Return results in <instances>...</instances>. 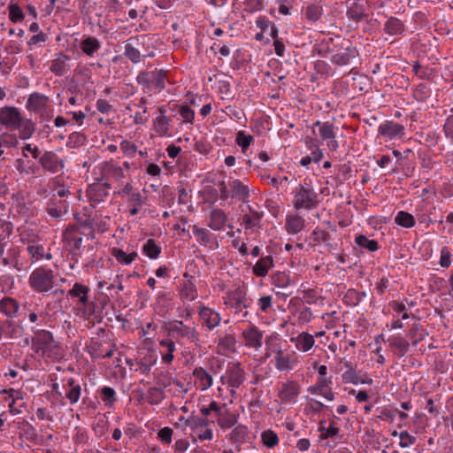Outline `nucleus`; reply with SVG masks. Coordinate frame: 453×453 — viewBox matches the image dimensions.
Instances as JSON below:
<instances>
[{
	"label": "nucleus",
	"instance_id": "42",
	"mask_svg": "<svg viewBox=\"0 0 453 453\" xmlns=\"http://www.w3.org/2000/svg\"><path fill=\"white\" fill-rule=\"evenodd\" d=\"M342 379L343 380H345L346 382H349V383H352V384H367V385H372V379L367 377V376H365V377H362L360 375H358L355 370H347L343 374H342Z\"/></svg>",
	"mask_w": 453,
	"mask_h": 453
},
{
	"label": "nucleus",
	"instance_id": "48",
	"mask_svg": "<svg viewBox=\"0 0 453 453\" xmlns=\"http://www.w3.org/2000/svg\"><path fill=\"white\" fill-rule=\"evenodd\" d=\"M142 253L150 259H156L161 253V248L153 239H149L142 246Z\"/></svg>",
	"mask_w": 453,
	"mask_h": 453
},
{
	"label": "nucleus",
	"instance_id": "40",
	"mask_svg": "<svg viewBox=\"0 0 453 453\" xmlns=\"http://www.w3.org/2000/svg\"><path fill=\"white\" fill-rule=\"evenodd\" d=\"M17 129H19V138L22 140H27L34 134L35 127L31 119H24L21 118Z\"/></svg>",
	"mask_w": 453,
	"mask_h": 453
},
{
	"label": "nucleus",
	"instance_id": "25",
	"mask_svg": "<svg viewBox=\"0 0 453 453\" xmlns=\"http://www.w3.org/2000/svg\"><path fill=\"white\" fill-rule=\"evenodd\" d=\"M250 213L244 214L242 216V224L245 227V233L247 234L249 231L251 233L257 231L260 227L261 221V214L257 211L252 210L250 206H249Z\"/></svg>",
	"mask_w": 453,
	"mask_h": 453
},
{
	"label": "nucleus",
	"instance_id": "11",
	"mask_svg": "<svg viewBox=\"0 0 453 453\" xmlns=\"http://www.w3.org/2000/svg\"><path fill=\"white\" fill-rule=\"evenodd\" d=\"M263 331L257 326L251 324L242 333L244 345L248 348L258 349L263 345Z\"/></svg>",
	"mask_w": 453,
	"mask_h": 453
},
{
	"label": "nucleus",
	"instance_id": "52",
	"mask_svg": "<svg viewBox=\"0 0 453 453\" xmlns=\"http://www.w3.org/2000/svg\"><path fill=\"white\" fill-rule=\"evenodd\" d=\"M272 284L278 288H286L290 285V276L285 272H277L272 276Z\"/></svg>",
	"mask_w": 453,
	"mask_h": 453
},
{
	"label": "nucleus",
	"instance_id": "35",
	"mask_svg": "<svg viewBox=\"0 0 453 453\" xmlns=\"http://www.w3.org/2000/svg\"><path fill=\"white\" fill-rule=\"evenodd\" d=\"M171 119L165 116V110L160 109V115L154 120V131L160 136H165L169 131Z\"/></svg>",
	"mask_w": 453,
	"mask_h": 453
},
{
	"label": "nucleus",
	"instance_id": "54",
	"mask_svg": "<svg viewBox=\"0 0 453 453\" xmlns=\"http://www.w3.org/2000/svg\"><path fill=\"white\" fill-rule=\"evenodd\" d=\"M180 296L183 302L194 301L197 296L195 286L190 283H185L180 289Z\"/></svg>",
	"mask_w": 453,
	"mask_h": 453
},
{
	"label": "nucleus",
	"instance_id": "20",
	"mask_svg": "<svg viewBox=\"0 0 453 453\" xmlns=\"http://www.w3.org/2000/svg\"><path fill=\"white\" fill-rule=\"evenodd\" d=\"M102 174L107 180H113L120 183L125 178L124 170L119 165L112 162H104L102 164Z\"/></svg>",
	"mask_w": 453,
	"mask_h": 453
},
{
	"label": "nucleus",
	"instance_id": "39",
	"mask_svg": "<svg viewBox=\"0 0 453 453\" xmlns=\"http://www.w3.org/2000/svg\"><path fill=\"white\" fill-rule=\"evenodd\" d=\"M160 347L165 349V351H161L162 361L165 364H170L174 358L173 352L175 351V344L170 339H163L159 341Z\"/></svg>",
	"mask_w": 453,
	"mask_h": 453
},
{
	"label": "nucleus",
	"instance_id": "38",
	"mask_svg": "<svg viewBox=\"0 0 453 453\" xmlns=\"http://www.w3.org/2000/svg\"><path fill=\"white\" fill-rule=\"evenodd\" d=\"M238 414L230 412L229 410L226 408V410L224 411V412L222 413V416L217 418V423L221 429H229L238 422Z\"/></svg>",
	"mask_w": 453,
	"mask_h": 453
},
{
	"label": "nucleus",
	"instance_id": "26",
	"mask_svg": "<svg viewBox=\"0 0 453 453\" xmlns=\"http://www.w3.org/2000/svg\"><path fill=\"white\" fill-rule=\"evenodd\" d=\"M101 47V42L95 36H85L80 42L81 50L88 57L94 56Z\"/></svg>",
	"mask_w": 453,
	"mask_h": 453
},
{
	"label": "nucleus",
	"instance_id": "56",
	"mask_svg": "<svg viewBox=\"0 0 453 453\" xmlns=\"http://www.w3.org/2000/svg\"><path fill=\"white\" fill-rule=\"evenodd\" d=\"M19 144L18 136L15 134L4 132L0 134V146L7 148H14Z\"/></svg>",
	"mask_w": 453,
	"mask_h": 453
},
{
	"label": "nucleus",
	"instance_id": "19",
	"mask_svg": "<svg viewBox=\"0 0 453 453\" xmlns=\"http://www.w3.org/2000/svg\"><path fill=\"white\" fill-rule=\"evenodd\" d=\"M227 219V216L223 210L213 208L209 214L208 226L213 231H221L225 228Z\"/></svg>",
	"mask_w": 453,
	"mask_h": 453
},
{
	"label": "nucleus",
	"instance_id": "55",
	"mask_svg": "<svg viewBox=\"0 0 453 453\" xmlns=\"http://www.w3.org/2000/svg\"><path fill=\"white\" fill-rule=\"evenodd\" d=\"M101 399L105 406L111 407L117 401L116 392L111 387H104L101 389Z\"/></svg>",
	"mask_w": 453,
	"mask_h": 453
},
{
	"label": "nucleus",
	"instance_id": "2",
	"mask_svg": "<svg viewBox=\"0 0 453 453\" xmlns=\"http://www.w3.org/2000/svg\"><path fill=\"white\" fill-rule=\"evenodd\" d=\"M32 348L37 354L50 358L59 359L63 351L59 343L55 341L53 334L47 330H38L32 338Z\"/></svg>",
	"mask_w": 453,
	"mask_h": 453
},
{
	"label": "nucleus",
	"instance_id": "62",
	"mask_svg": "<svg viewBox=\"0 0 453 453\" xmlns=\"http://www.w3.org/2000/svg\"><path fill=\"white\" fill-rule=\"evenodd\" d=\"M179 114L183 123L193 124L195 119V111L188 105H181Z\"/></svg>",
	"mask_w": 453,
	"mask_h": 453
},
{
	"label": "nucleus",
	"instance_id": "59",
	"mask_svg": "<svg viewBox=\"0 0 453 453\" xmlns=\"http://www.w3.org/2000/svg\"><path fill=\"white\" fill-rule=\"evenodd\" d=\"M323 14V8L318 4H311L305 10V17L311 21L319 20Z\"/></svg>",
	"mask_w": 453,
	"mask_h": 453
},
{
	"label": "nucleus",
	"instance_id": "16",
	"mask_svg": "<svg viewBox=\"0 0 453 453\" xmlns=\"http://www.w3.org/2000/svg\"><path fill=\"white\" fill-rule=\"evenodd\" d=\"M174 336L186 338L190 342L198 341V333L195 327H191L183 324L182 321H175L169 329Z\"/></svg>",
	"mask_w": 453,
	"mask_h": 453
},
{
	"label": "nucleus",
	"instance_id": "10",
	"mask_svg": "<svg viewBox=\"0 0 453 453\" xmlns=\"http://www.w3.org/2000/svg\"><path fill=\"white\" fill-rule=\"evenodd\" d=\"M313 126L319 127V134L323 141H326L328 150L331 151H336L339 148V143L335 139L336 133L334 124L318 120Z\"/></svg>",
	"mask_w": 453,
	"mask_h": 453
},
{
	"label": "nucleus",
	"instance_id": "29",
	"mask_svg": "<svg viewBox=\"0 0 453 453\" xmlns=\"http://www.w3.org/2000/svg\"><path fill=\"white\" fill-rule=\"evenodd\" d=\"M244 372L239 364H234L227 369V382L232 388H239L244 381Z\"/></svg>",
	"mask_w": 453,
	"mask_h": 453
},
{
	"label": "nucleus",
	"instance_id": "8",
	"mask_svg": "<svg viewBox=\"0 0 453 453\" xmlns=\"http://www.w3.org/2000/svg\"><path fill=\"white\" fill-rule=\"evenodd\" d=\"M198 318L202 327L211 331L218 327L221 322V315L212 308L201 304L198 310Z\"/></svg>",
	"mask_w": 453,
	"mask_h": 453
},
{
	"label": "nucleus",
	"instance_id": "17",
	"mask_svg": "<svg viewBox=\"0 0 453 453\" xmlns=\"http://www.w3.org/2000/svg\"><path fill=\"white\" fill-rule=\"evenodd\" d=\"M378 132L379 134L392 140L404 134V127L394 121H385L379 126Z\"/></svg>",
	"mask_w": 453,
	"mask_h": 453
},
{
	"label": "nucleus",
	"instance_id": "6",
	"mask_svg": "<svg viewBox=\"0 0 453 453\" xmlns=\"http://www.w3.org/2000/svg\"><path fill=\"white\" fill-rule=\"evenodd\" d=\"M319 203L318 194L309 183L298 185L294 191L293 204L296 210H312Z\"/></svg>",
	"mask_w": 453,
	"mask_h": 453
},
{
	"label": "nucleus",
	"instance_id": "21",
	"mask_svg": "<svg viewBox=\"0 0 453 453\" xmlns=\"http://www.w3.org/2000/svg\"><path fill=\"white\" fill-rule=\"evenodd\" d=\"M69 56L63 52L58 53L56 58L50 62V70L57 76H63L69 69Z\"/></svg>",
	"mask_w": 453,
	"mask_h": 453
},
{
	"label": "nucleus",
	"instance_id": "47",
	"mask_svg": "<svg viewBox=\"0 0 453 453\" xmlns=\"http://www.w3.org/2000/svg\"><path fill=\"white\" fill-rule=\"evenodd\" d=\"M165 398V392L157 387H151L148 389L146 395L147 402L151 405L159 404Z\"/></svg>",
	"mask_w": 453,
	"mask_h": 453
},
{
	"label": "nucleus",
	"instance_id": "30",
	"mask_svg": "<svg viewBox=\"0 0 453 453\" xmlns=\"http://www.w3.org/2000/svg\"><path fill=\"white\" fill-rule=\"evenodd\" d=\"M290 341L292 342H295L296 348L298 350L303 351V352L309 351L310 349H312V347L315 344V340H314L313 335H311L306 332H303V333L299 334L296 337H291Z\"/></svg>",
	"mask_w": 453,
	"mask_h": 453
},
{
	"label": "nucleus",
	"instance_id": "33",
	"mask_svg": "<svg viewBox=\"0 0 453 453\" xmlns=\"http://www.w3.org/2000/svg\"><path fill=\"white\" fill-rule=\"evenodd\" d=\"M305 226V219L299 215H290L286 219L285 228L290 234L300 233Z\"/></svg>",
	"mask_w": 453,
	"mask_h": 453
},
{
	"label": "nucleus",
	"instance_id": "18",
	"mask_svg": "<svg viewBox=\"0 0 453 453\" xmlns=\"http://www.w3.org/2000/svg\"><path fill=\"white\" fill-rule=\"evenodd\" d=\"M145 37L146 35L133 36L130 37L125 43L124 55L134 64L139 63L141 61V53L135 46L139 45L140 41L144 40Z\"/></svg>",
	"mask_w": 453,
	"mask_h": 453
},
{
	"label": "nucleus",
	"instance_id": "61",
	"mask_svg": "<svg viewBox=\"0 0 453 453\" xmlns=\"http://www.w3.org/2000/svg\"><path fill=\"white\" fill-rule=\"evenodd\" d=\"M253 141V136L247 134L244 131H239L236 134L235 142L241 147L242 151H245Z\"/></svg>",
	"mask_w": 453,
	"mask_h": 453
},
{
	"label": "nucleus",
	"instance_id": "43",
	"mask_svg": "<svg viewBox=\"0 0 453 453\" xmlns=\"http://www.w3.org/2000/svg\"><path fill=\"white\" fill-rule=\"evenodd\" d=\"M111 255L115 257V259L125 265H128L133 263V261L137 257L136 252L126 253L123 250L119 248H113L111 250Z\"/></svg>",
	"mask_w": 453,
	"mask_h": 453
},
{
	"label": "nucleus",
	"instance_id": "13",
	"mask_svg": "<svg viewBox=\"0 0 453 453\" xmlns=\"http://www.w3.org/2000/svg\"><path fill=\"white\" fill-rule=\"evenodd\" d=\"M42 167L50 173H58L64 168L63 160L53 151H46L39 158Z\"/></svg>",
	"mask_w": 453,
	"mask_h": 453
},
{
	"label": "nucleus",
	"instance_id": "34",
	"mask_svg": "<svg viewBox=\"0 0 453 453\" xmlns=\"http://www.w3.org/2000/svg\"><path fill=\"white\" fill-rule=\"evenodd\" d=\"M193 234L201 245L209 246L211 244H217L216 236L206 228L194 226Z\"/></svg>",
	"mask_w": 453,
	"mask_h": 453
},
{
	"label": "nucleus",
	"instance_id": "41",
	"mask_svg": "<svg viewBox=\"0 0 453 453\" xmlns=\"http://www.w3.org/2000/svg\"><path fill=\"white\" fill-rule=\"evenodd\" d=\"M347 16L349 19L359 22L366 16L365 6L357 2L348 7Z\"/></svg>",
	"mask_w": 453,
	"mask_h": 453
},
{
	"label": "nucleus",
	"instance_id": "50",
	"mask_svg": "<svg viewBox=\"0 0 453 453\" xmlns=\"http://www.w3.org/2000/svg\"><path fill=\"white\" fill-rule=\"evenodd\" d=\"M356 243L368 251L374 252L379 249L378 242L373 239H369L364 234L357 235L355 238Z\"/></svg>",
	"mask_w": 453,
	"mask_h": 453
},
{
	"label": "nucleus",
	"instance_id": "44",
	"mask_svg": "<svg viewBox=\"0 0 453 453\" xmlns=\"http://www.w3.org/2000/svg\"><path fill=\"white\" fill-rule=\"evenodd\" d=\"M395 223L400 226L411 228L414 226L416 220L411 213L404 211H400L395 217Z\"/></svg>",
	"mask_w": 453,
	"mask_h": 453
},
{
	"label": "nucleus",
	"instance_id": "15",
	"mask_svg": "<svg viewBox=\"0 0 453 453\" xmlns=\"http://www.w3.org/2000/svg\"><path fill=\"white\" fill-rule=\"evenodd\" d=\"M195 386L201 391L209 389L213 384L212 374L206 371L203 367H196L193 370Z\"/></svg>",
	"mask_w": 453,
	"mask_h": 453
},
{
	"label": "nucleus",
	"instance_id": "46",
	"mask_svg": "<svg viewBox=\"0 0 453 453\" xmlns=\"http://www.w3.org/2000/svg\"><path fill=\"white\" fill-rule=\"evenodd\" d=\"M180 420H184L185 426L189 427L193 431L200 427H205L210 423L208 418L197 416H190L188 418H184L182 417L180 418Z\"/></svg>",
	"mask_w": 453,
	"mask_h": 453
},
{
	"label": "nucleus",
	"instance_id": "28",
	"mask_svg": "<svg viewBox=\"0 0 453 453\" xmlns=\"http://www.w3.org/2000/svg\"><path fill=\"white\" fill-rule=\"evenodd\" d=\"M273 266V258L271 255H268L257 260L252 267V272L257 277H265Z\"/></svg>",
	"mask_w": 453,
	"mask_h": 453
},
{
	"label": "nucleus",
	"instance_id": "3",
	"mask_svg": "<svg viewBox=\"0 0 453 453\" xmlns=\"http://www.w3.org/2000/svg\"><path fill=\"white\" fill-rule=\"evenodd\" d=\"M272 342V337H266V349L274 354L275 368L280 372H289L298 364V357L295 351L286 352L282 349L278 339Z\"/></svg>",
	"mask_w": 453,
	"mask_h": 453
},
{
	"label": "nucleus",
	"instance_id": "1",
	"mask_svg": "<svg viewBox=\"0 0 453 453\" xmlns=\"http://www.w3.org/2000/svg\"><path fill=\"white\" fill-rule=\"evenodd\" d=\"M222 299L226 308L241 320H244L249 316L247 309L250 306L251 300L248 297L244 288L237 287L227 290Z\"/></svg>",
	"mask_w": 453,
	"mask_h": 453
},
{
	"label": "nucleus",
	"instance_id": "51",
	"mask_svg": "<svg viewBox=\"0 0 453 453\" xmlns=\"http://www.w3.org/2000/svg\"><path fill=\"white\" fill-rule=\"evenodd\" d=\"M67 385H68V387H70V389L65 394V396L69 400L71 404H74L79 401V399L81 397V386L78 384H75L73 379L68 380Z\"/></svg>",
	"mask_w": 453,
	"mask_h": 453
},
{
	"label": "nucleus",
	"instance_id": "31",
	"mask_svg": "<svg viewBox=\"0 0 453 453\" xmlns=\"http://www.w3.org/2000/svg\"><path fill=\"white\" fill-rule=\"evenodd\" d=\"M405 31V26L402 20L396 17H390L384 25V32L390 36L403 35Z\"/></svg>",
	"mask_w": 453,
	"mask_h": 453
},
{
	"label": "nucleus",
	"instance_id": "32",
	"mask_svg": "<svg viewBox=\"0 0 453 453\" xmlns=\"http://www.w3.org/2000/svg\"><path fill=\"white\" fill-rule=\"evenodd\" d=\"M357 56V51L355 48L347 47L343 52L333 54L331 61L337 65H346L350 63L351 59L356 58Z\"/></svg>",
	"mask_w": 453,
	"mask_h": 453
},
{
	"label": "nucleus",
	"instance_id": "4",
	"mask_svg": "<svg viewBox=\"0 0 453 453\" xmlns=\"http://www.w3.org/2000/svg\"><path fill=\"white\" fill-rule=\"evenodd\" d=\"M56 280L54 272L46 267H38L29 275L28 284L32 289L38 293H45L51 290Z\"/></svg>",
	"mask_w": 453,
	"mask_h": 453
},
{
	"label": "nucleus",
	"instance_id": "7",
	"mask_svg": "<svg viewBox=\"0 0 453 453\" xmlns=\"http://www.w3.org/2000/svg\"><path fill=\"white\" fill-rule=\"evenodd\" d=\"M27 108L41 116L44 120H50L53 116V109L50 98L41 93H32L27 102Z\"/></svg>",
	"mask_w": 453,
	"mask_h": 453
},
{
	"label": "nucleus",
	"instance_id": "53",
	"mask_svg": "<svg viewBox=\"0 0 453 453\" xmlns=\"http://www.w3.org/2000/svg\"><path fill=\"white\" fill-rule=\"evenodd\" d=\"M261 441L263 444L269 449L275 447L280 441L277 434L272 429H266L262 432Z\"/></svg>",
	"mask_w": 453,
	"mask_h": 453
},
{
	"label": "nucleus",
	"instance_id": "60",
	"mask_svg": "<svg viewBox=\"0 0 453 453\" xmlns=\"http://www.w3.org/2000/svg\"><path fill=\"white\" fill-rule=\"evenodd\" d=\"M87 137L85 134L73 132L68 136L66 146L69 148H77L85 143Z\"/></svg>",
	"mask_w": 453,
	"mask_h": 453
},
{
	"label": "nucleus",
	"instance_id": "45",
	"mask_svg": "<svg viewBox=\"0 0 453 453\" xmlns=\"http://www.w3.org/2000/svg\"><path fill=\"white\" fill-rule=\"evenodd\" d=\"M8 16L9 19L12 23H19L22 22L25 19V14L21 8L18 5L17 3L13 2V0H11L10 4H8Z\"/></svg>",
	"mask_w": 453,
	"mask_h": 453
},
{
	"label": "nucleus",
	"instance_id": "49",
	"mask_svg": "<svg viewBox=\"0 0 453 453\" xmlns=\"http://www.w3.org/2000/svg\"><path fill=\"white\" fill-rule=\"evenodd\" d=\"M249 435V429L244 425L236 426L229 434V440L234 442L245 441Z\"/></svg>",
	"mask_w": 453,
	"mask_h": 453
},
{
	"label": "nucleus",
	"instance_id": "63",
	"mask_svg": "<svg viewBox=\"0 0 453 453\" xmlns=\"http://www.w3.org/2000/svg\"><path fill=\"white\" fill-rule=\"evenodd\" d=\"M413 96L418 101H425L430 96V90L425 84L420 83L415 88Z\"/></svg>",
	"mask_w": 453,
	"mask_h": 453
},
{
	"label": "nucleus",
	"instance_id": "64",
	"mask_svg": "<svg viewBox=\"0 0 453 453\" xmlns=\"http://www.w3.org/2000/svg\"><path fill=\"white\" fill-rule=\"evenodd\" d=\"M451 114L447 118L443 126L445 135L453 142V108L450 110Z\"/></svg>",
	"mask_w": 453,
	"mask_h": 453
},
{
	"label": "nucleus",
	"instance_id": "22",
	"mask_svg": "<svg viewBox=\"0 0 453 453\" xmlns=\"http://www.w3.org/2000/svg\"><path fill=\"white\" fill-rule=\"evenodd\" d=\"M228 187L231 191V197L246 202L250 196L248 186L244 185L240 180L231 179L228 180Z\"/></svg>",
	"mask_w": 453,
	"mask_h": 453
},
{
	"label": "nucleus",
	"instance_id": "27",
	"mask_svg": "<svg viewBox=\"0 0 453 453\" xmlns=\"http://www.w3.org/2000/svg\"><path fill=\"white\" fill-rule=\"evenodd\" d=\"M89 291L90 289L88 286L76 282L68 291L67 296L77 299L78 303L85 306L88 302Z\"/></svg>",
	"mask_w": 453,
	"mask_h": 453
},
{
	"label": "nucleus",
	"instance_id": "12",
	"mask_svg": "<svg viewBox=\"0 0 453 453\" xmlns=\"http://www.w3.org/2000/svg\"><path fill=\"white\" fill-rule=\"evenodd\" d=\"M27 251L30 257L32 264L42 259L50 260L52 258L50 249H47L44 245L35 239L27 241Z\"/></svg>",
	"mask_w": 453,
	"mask_h": 453
},
{
	"label": "nucleus",
	"instance_id": "24",
	"mask_svg": "<svg viewBox=\"0 0 453 453\" xmlns=\"http://www.w3.org/2000/svg\"><path fill=\"white\" fill-rule=\"evenodd\" d=\"M111 185L107 182L90 186L88 190L89 199L95 203H100L109 195Z\"/></svg>",
	"mask_w": 453,
	"mask_h": 453
},
{
	"label": "nucleus",
	"instance_id": "58",
	"mask_svg": "<svg viewBox=\"0 0 453 453\" xmlns=\"http://www.w3.org/2000/svg\"><path fill=\"white\" fill-rule=\"evenodd\" d=\"M389 345L396 349L401 357L404 356L409 349V342L402 337H394L390 339Z\"/></svg>",
	"mask_w": 453,
	"mask_h": 453
},
{
	"label": "nucleus",
	"instance_id": "36",
	"mask_svg": "<svg viewBox=\"0 0 453 453\" xmlns=\"http://www.w3.org/2000/svg\"><path fill=\"white\" fill-rule=\"evenodd\" d=\"M329 382L330 381L326 378L320 379L317 385L311 389V392L312 394L320 395L328 401H333L334 399V394L328 388Z\"/></svg>",
	"mask_w": 453,
	"mask_h": 453
},
{
	"label": "nucleus",
	"instance_id": "14",
	"mask_svg": "<svg viewBox=\"0 0 453 453\" xmlns=\"http://www.w3.org/2000/svg\"><path fill=\"white\" fill-rule=\"evenodd\" d=\"M21 118L19 111L15 107L4 106L0 109V123L6 127L17 129Z\"/></svg>",
	"mask_w": 453,
	"mask_h": 453
},
{
	"label": "nucleus",
	"instance_id": "57",
	"mask_svg": "<svg viewBox=\"0 0 453 453\" xmlns=\"http://www.w3.org/2000/svg\"><path fill=\"white\" fill-rule=\"evenodd\" d=\"M69 210V205H56L55 203H48L46 211L48 214L53 219H59L64 214L67 213Z\"/></svg>",
	"mask_w": 453,
	"mask_h": 453
},
{
	"label": "nucleus",
	"instance_id": "37",
	"mask_svg": "<svg viewBox=\"0 0 453 453\" xmlns=\"http://www.w3.org/2000/svg\"><path fill=\"white\" fill-rule=\"evenodd\" d=\"M19 310V303L12 297H4L0 301V311L7 317L16 316Z\"/></svg>",
	"mask_w": 453,
	"mask_h": 453
},
{
	"label": "nucleus",
	"instance_id": "5",
	"mask_svg": "<svg viewBox=\"0 0 453 453\" xmlns=\"http://www.w3.org/2000/svg\"><path fill=\"white\" fill-rule=\"evenodd\" d=\"M137 83L142 87L146 93H156L163 90L165 87V73L163 70H151L141 72L137 78Z\"/></svg>",
	"mask_w": 453,
	"mask_h": 453
},
{
	"label": "nucleus",
	"instance_id": "23",
	"mask_svg": "<svg viewBox=\"0 0 453 453\" xmlns=\"http://www.w3.org/2000/svg\"><path fill=\"white\" fill-rule=\"evenodd\" d=\"M63 238L72 251L80 250L82 245V237L76 226H69L63 234Z\"/></svg>",
	"mask_w": 453,
	"mask_h": 453
},
{
	"label": "nucleus",
	"instance_id": "9",
	"mask_svg": "<svg viewBox=\"0 0 453 453\" xmlns=\"http://www.w3.org/2000/svg\"><path fill=\"white\" fill-rule=\"evenodd\" d=\"M301 393V386L296 380H288L280 386L278 397L283 404H295Z\"/></svg>",
	"mask_w": 453,
	"mask_h": 453
}]
</instances>
